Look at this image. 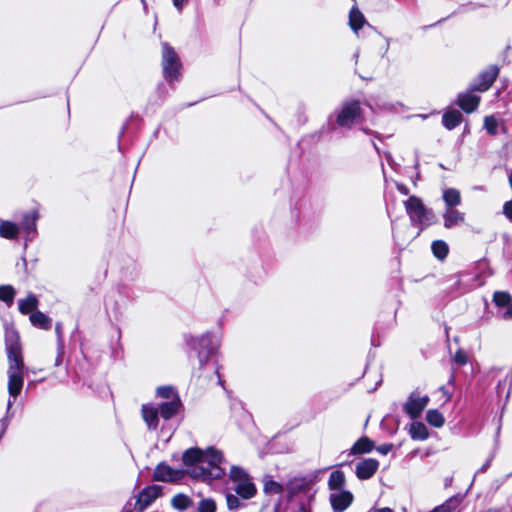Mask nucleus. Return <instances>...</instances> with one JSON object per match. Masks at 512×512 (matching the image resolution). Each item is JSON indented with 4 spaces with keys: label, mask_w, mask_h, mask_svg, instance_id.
Instances as JSON below:
<instances>
[{
    "label": "nucleus",
    "mask_w": 512,
    "mask_h": 512,
    "mask_svg": "<svg viewBox=\"0 0 512 512\" xmlns=\"http://www.w3.org/2000/svg\"><path fill=\"white\" fill-rule=\"evenodd\" d=\"M224 456L220 450L209 447L205 450L190 448L183 454V462L188 474L197 480L211 482L225 475Z\"/></svg>",
    "instance_id": "nucleus-1"
},
{
    "label": "nucleus",
    "mask_w": 512,
    "mask_h": 512,
    "mask_svg": "<svg viewBox=\"0 0 512 512\" xmlns=\"http://www.w3.org/2000/svg\"><path fill=\"white\" fill-rule=\"evenodd\" d=\"M6 351L8 358V392L16 398L23 387L24 363L22 358L19 336L16 330L7 329L5 333Z\"/></svg>",
    "instance_id": "nucleus-2"
},
{
    "label": "nucleus",
    "mask_w": 512,
    "mask_h": 512,
    "mask_svg": "<svg viewBox=\"0 0 512 512\" xmlns=\"http://www.w3.org/2000/svg\"><path fill=\"white\" fill-rule=\"evenodd\" d=\"M229 479L234 483V491L243 500L254 497L257 488L248 473L239 466H232L229 471Z\"/></svg>",
    "instance_id": "nucleus-3"
},
{
    "label": "nucleus",
    "mask_w": 512,
    "mask_h": 512,
    "mask_svg": "<svg viewBox=\"0 0 512 512\" xmlns=\"http://www.w3.org/2000/svg\"><path fill=\"white\" fill-rule=\"evenodd\" d=\"M406 212L414 225L428 226L431 224V211L428 210L422 200L416 196H410L405 202Z\"/></svg>",
    "instance_id": "nucleus-4"
},
{
    "label": "nucleus",
    "mask_w": 512,
    "mask_h": 512,
    "mask_svg": "<svg viewBox=\"0 0 512 512\" xmlns=\"http://www.w3.org/2000/svg\"><path fill=\"white\" fill-rule=\"evenodd\" d=\"M189 344L197 351L200 364L204 365L210 355L218 348L219 341L213 335L207 333L199 338H191Z\"/></svg>",
    "instance_id": "nucleus-5"
},
{
    "label": "nucleus",
    "mask_w": 512,
    "mask_h": 512,
    "mask_svg": "<svg viewBox=\"0 0 512 512\" xmlns=\"http://www.w3.org/2000/svg\"><path fill=\"white\" fill-rule=\"evenodd\" d=\"M162 67L167 81L172 82L178 79L180 70L179 58L167 43L162 44Z\"/></svg>",
    "instance_id": "nucleus-6"
},
{
    "label": "nucleus",
    "mask_w": 512,
    "mask_h": 512,
    "mask_svg": "<svg viewBox=\"0 0 512 512\" xmlns=\"http://www.w3.org/2000/svg\"><path fill=\"white\" fill-rule=\"evenodd\" d=\"M429 397L427 395L421 396L418 392H413L408 397L404 404V411L412 418H418L422 411L426 408L429 403Z\"/></svg>",
    "instance_id": "nucleus-7"
},
{
    "label": "nucleus",
    "mask_w": 512,
    "mask_h": 512,
    "mask_svg": "<svg viewBox=\"0 0 512 512\" xmlns=\"http://www.w3.org/2000/svg\"><path fill=\"white\" fill-rule=\"evenodd\" d=\"M360 104L358 101H350L343 105L337 117L340 126L350 127L360 116Z\"/></svg>",
    "instance_id": "nucleus-8"
},
{
    "label": "nucleus",
    "mask_w": 512,
    "mask_h": 512,
    "mask_svg": "<svg viewBox=\"0 0 512 512\" xmlns=\"http://www.w3.org/2000/svg\"><path fill=\"white\" fill-rule=\"evenodd\" d=\"M161 492L162 487L159 485H151L144 488L137 497L135 510L137 512H143L161 495Z\"/></svg>",
    "instance_id": "nucleus-9"
},
{
    "label": "nucleus",
    "mask_w": 512,
    "mask_h": 512,
    "mask_svg": "<svg viewBox=\"0 0 512 512\" xmlns=\"http://www.w3.org/2000/svg\"><path fill=\"white\" fill-rule=\"evenodd\" d=\"M493 302L501 309L498 316L503 320H512V296L506 291H496L493 294Z\"/></svg>",
    "instance_id": "nucleus-10"
},
{
    "label": "nucleus",
    "mask_w": 512,
    "mask_h": 512,
    "mask_svg": "<svg viewBox=\"0 0 512 512\" xmlns=\"http://www.w3.org/2000/svg\"><path fill=\"white\" fill-rule=\"evenodd\" d=\"M498 73L499 69L497 66H490L479 74L478 78L472 84L471 89L478 92L487 91L497 78Z\"/></svg>",
    "instance_id": "nucleus-11"
},
{
    "label": "nucleus",
    "mask_w": 512,
    "mask_h": 512,
    "mask_svg": "<svg viewBox=\"0 0 512 512\" xmlns=\"http://www.w3.org/2000/svg\"><path fill=\"white\" fill-rule=\"evenodd\" d=\"M353 494L348 490L333 491L329 495V502L334 512L345 511L353 502Z\"/></svg>",
    "instance_id": "nucleus-12"
},
{
    "label": "nucleus",
    "mask_w": 512,
    "mask_h": 512,
    "mask_svg": "<svg viewBox=\"0 0 512 512\" xmlns=\"http://www.w3.org/2000/svg\"><path fill=\"white\" fill-rule=\"evenodd\" d=\"M379 468V462L373 458H367L356 465V476L361 480L371 478Z\"/></svg>",
    "instance_id": "nucleus-13"
},
{
    "label": "nucleus",
    "mask_w": 512,
    "mask_h": 512,
    "mask_svg": "<svg viewBox=\"0 0 512 512\" xmlns=\"http://www.w3.org/2000/svg\"><path fill=\"white\" fill-rule=\"evenodd\" d=\"M182 474L178 470L172 469L170 466L166 464H159L153 473V479L156 481L163 482H174L181 478Z\"/></svg>",
    "instance_id": "nucleus-14"
},
{
    "label": "nucleus",
    "mask_w": 512,
    "mask_h": 512,
    "mask_svg": "<svg viewBox=\"0 0 512 512\" xmlns=\"http://www.w3.org/2000/svg\"><path fill=\"white\" fill-rule=\"evenodd\" d=\"M480 103V97L471 92L458 95L457 104L466 113L475 111Z\"/></svg>",
    "instance_id": "nucleus-15"
},
{
    "label": "nucleus",
    "mask_w": 512,
    "mask_h": 512,
    "mask_svg": "<svg viewBox=\"0 0 512 512\" xmlns=\"http://www.w3.org/2000/svg\"><path fill=\"white\" fill-rule=\"evenodd\" d=\"M159 411L152 405L142 406V417L149 429L155 430L158 426Z\"/></svg>",
    "instance_id": "nucleus-16"
},
{
    "label": "nucleus",
    "mask_w": 512,
    "mask_h": 512,
    "mask_svg": "<svg viewBox=\"0 0 512 512\" xmlns=\"http://www.w3.org/2000/svg\"><path fill=\"white\" fill-rule=\"evenodd\" d=\"M375 448L374 442L364 436L357 440L354 445L350 449V455H359L364 453H369Z\"/></svg>",
    "instance_id": "nucleus-17"
},
{
    "label": "nucleus",
    "mask_w": 512,
    "mask_h": 512,
    "mask_svg": "<svg viewBox=\"0 0 512 512\" xmlns=\"http://www.w3.org/2000/svg\"><path fill=\"white\" fill-rule=\"evenodd\" d=\"M180 407V399H174L171 401H167L164 403H161L159 405L158 411L159 414L166 420L173 417L179 410Z\"/></svg>",
    "instance_id": "nucleus-18"
},
{
    "label": "nucleus",
    "mask_w": 512,
    "mask_h": 512,
    "mask_svg": "<svg viewBox=\"0 0 512 512\" xmlns=\"http://www.w3.org/2000/svg\"><path fill=\"white\" fill-rule=\"evenodd\" d=\"M366 24L367 21L362 12L357 7H353L349 13V25L354 33L358 34L359 29Z\"/></svg>",
    "instance_id": "nucleus-19"
},
{
    "label": "nucleus",
    "mask_w": 512,
    "mask_h": 512,
    "mask_svg": "<svg viewBox=\"0 0 512 512\" xmlns=\"http://www.w3.org/2000/svg\"><path fill=\"white\" fill-rule=\"evenodd\" d=\"M444 226L451 228L464 222V214L454 208H447L444 215Z\"/></svg>",
    "instance_id": "nucleus-20"
},
{
    "label": "nucleus",
    "mask_w": 512,
    "mask_h": 512,
    "mask_svg": "<svg viewBox=\"0 0 512 512\" xmlns=\"http://www.w3.org/2000/svg\"><path fill=\"white\" fill-rule=\"evenodd\" d=\"M39 301L34 294H29L25 299L18 300L19 311L26 315L36 311Z\"/></svg>",
    "instance_id": "nucleus-21"
},
{
    "label": "nucleus",
    "mask_w": 512,
    "mask_h": 512,
    "mask_svg": "<svg viewBox=\"0 0 512 512\" xmlns=\"http://www.w3.org/2000/svg\"><path fill=\"white\" fill-rule=\"evenodd\" d=\"M346 483L345 474L340 470H335L328 479V488L333 491L344 490Z\"/></svg>",
    "instance_id": "nucleus-22"
},
{
    "label": "nucleus",
    "mask_w": 512,
    "mask_h": 512,
    "mask_svg": "<svg viewBox=\"0 0 512 512\" xmlns=\"http://www.w3.org/2000/svg\"><path fill=\"white\" fill-rule=\"evenodd\" d=\"M30 322L33 326L48 330L51 328V319L41 311H35L30 315Z\"/></svg>",
    "instance_id": "nucleus-23"
},
{
    "label": "nucleus",
    "mask_w": 512,
    "mask_h": 512,
    "mask_svg": "<svg viewBox=\"0 0 512 512\" xmlns=\"http://www.w3.org/2000/svg\"><path fill=\"white\" fill-rule=\"evenodd\" d=\"M462 121V114L457 110H451L446 112L442 117L443 125L448 129L452 130L458 126Z\"/></svg>",
    "instance_id": "nucleus-24"
},
{
    "label": "nucleus",
    "mask_w": 512,
    "mask_h": 512,
    "mask_svg": "<svg viewBox=\"0 0 512 512\" xmlns=\"http://www.w3.org/2000/svg\"><path fill=\"white\" fill-rule=\"evenodd\" d=\"M19 233L17 224L10 221H2L0 223V236L6 239H14Z\"/></svg>",
    "instance_id": "nucleus-25"
},
{
    "label": "nucleus",
    "mask_w": 512,
    "mask_h": 512,
    "mask_svg": "<svg viewBox=\"0 0 512 512\" xmlns=\"http://www.w3.org/2000/svg\"><path fill=\"white\" fill-rule=\"evenodd\" d=\"M443 200L448 208H453L461 202L460 192L454 188L446 189L443 192Z\"/></svg>",
    "instance_id": "nucleus-26"
},
{
    "label": "nucleus",
    "mask_w": 512,
    "mask_h": 512,
    "mask_svg": "<svg viewBox=\"0 0 512 512\" xmlns=\"http://www.w3.org/2000/svg\"><path fill=\"white\" fill-rule=\"evenodd\" d=\"M409 432L414 440H425L429 435L427 427L421 422L412 423Z\"/></svg>",
    "instance_id": "nucleus-27"
},
{
    "label": "nucleus",
    "mask_w": 512,
    "mask_h": 512,
    "mask_svg": "<svg viewBox=\"0 0 512 512\" xmlns=\"http://www.w3.org/2000/svg\"><path fill=\"white\" fill-rule=\"evenodd\" d=\"M192 504V500L184 494H177L171 500L173 508L183 511L189 508Z\"/></svg>",
    "instance_id": "nucleus-28"
},
{
    "label": "nucleus",
    "mask_w": 512,
    "mask_h": 512,
    "mask_svg": "<svg viewBox=\"0 0 512 512\" xmlns=\"http://www.w3.org/2000/svg\"><path fill=\"white\" fill-rule=\"evenodd\" d=\"M37 217L35 212L24 216L21 227L28 235L36 231Z\"/></svg>",
    "instance_id": "nucleus-29"
},
{
    "label": "nucleus",
    "mask_w": 512,
    "mask_h": 512,
    "mask_svg": "<svg viewBox=\"0 0 512 512\" xmlns=\"http://www.w3.org/2000/svg\"><path fill=\"white\" fill-rule=\"evenodd\" d=\"M426 420L430 425L437 428L442 427L445 422L443 415L436 409L427 411Z\"/></svg>",
    "instance_id": "nucleus-30"
},
{
    "label": "nucleus",
    "mask_w": 512,
    "mask_h": 512,
    "mask_svg": "<svg viewBox=\"0 0 512 512\" xmlns=\"http://www.w3.org/2000/svg\"><path fill=\"white\" fill-rule=\"evenodd\" d=\"M15 297V289L11 285L0 286V300L5 302L8 306L13 304Z\"/></svg>",
    "instance_id": "nucleus-31"
},
{
    "label": "nucleus",
    "mask_w": 512,
    "mask_h": 512,
    "mask_svg": "<svg viewBox=\"0 0 512 512\" xmlns=\"http://www.w3.org/2000/svg\"><path fill=\"white\" fill-rule=\"evenodd\" d=\"M432 252L438 259H444L448 254V245L442 240H436L432 243Z\"/></svg>",
    "instance_id": "nucleus-32"
},
{
    "label": "nucleus",
    "mask_w": 512,
    "mask_h": 512,
    "mask_svg": "<svg viewBox=\"0 0 512 512\" xmlns=\"http://www.w3.org/2000/svg\"><path fill=\"white\" fill-rule=\"evenodd\" d=\"M226 502H227V508L229 510H236L243 506V503L240 500V497L237 495H234L231 492H226L225 494Z\"/></svg>",
    "instance_id": "nucleus-33"
},
{
    "label": "nucleus",
    "mask_w": 512,
    "mask_h": 512,
    "mask_svg": "<svg viewBox=\"0 0 512 512\" xmlns=\"http://www.w3.org/2000/svg\"><path fill=\"white\" fill-rule=\"evenodd\" d=\"M484 128L490 135L497 134L498 121L494 116H486L484 118Z\"/></svg>",
    "instance_id": "nucleus-34"
},
{
    "label": "nucleus",
    "mask_w": 512,
    "mask_h": 512,
    "mask_svg": "<svg viewBox=\"0 0 512 512\" xmlns=\"http://www.w3.org/2000/svg\"><path fill=\"white\" fill-rule=\"evenodd\" d=\"M198 512H216V503L211 498L202 499L198 505Z\"/></svg>",
    "instance_id": "nucleus-35"
},
{
    "label": "nucleus",
    "mask_w": 512,
    "mask_h": 512,
    "mask_svg": "<svg viewBox=\"0 0 512 512\" xmlns=\"http://www.w3.org/2000/svg\"><path fill=\"white\" fill-rule=\"evenodd\" d=\"M157 395L159 397L168 399L169 401L173 400V398L179 399L177 394L175 393V390L170 386L159 387L157 389Z\"/></svg>",
    "instance_id": "nucleus-36"
},
{
    "label": "nucleus",
    "mask_w": 512,
    "mask_h": 512,
    "mask_svg": "<svg viewBox=\"0 0 512 512\" xmlns=\"http://www.w3.org/2000/svg\"><path fill=\"white\" fill-rule=\"evenodd\" d=\"M264 490L267 493L280 494L283 492V487L274 480H268L265 482Z\"/></svg>",
    "instance_id": "nucleus-37"
},
{
    "label": "nucleus",
    "mask_w": 512,
    "mask_h": 512,
    "mask_svg": "<svg viewBox=\"0 0 512 512\" xmlns=\"http://www.w3.org/2000/svg\"><path fill=\"white\" fill-rule=\"evenodd\" d=\"M454 361L460 365L466 364V362H467L466 353L462 350L457 351L454 356Z\"/></svg>",
    "instance_id": "nucleus-38"
},
{
    "label": "nucleus",
    "mask_w": 512,
    "mask_h": 512,
    "mask_svg": "<svg viewBox=\"0 0 512 512\" xmlns=\"http://www.w3.org/2000/svg\"><path fill=\"white\" fill-rule=\"evenodd\" d=\"M503 214L506 216L508 220L512 221V200L504 203Z\"/></svg>",
    "instance_id": "nucleus-39"
},
{
    "label": "nucleus",
    "mask_w": 512,
    "mask_h": 512,
    "mask_svg": "<svg viewBox=\"0 0 512 512\" xmlns=\"http://www.w3.org/2000/svg\"><path fill=\"white\" fill-rule=\"evenodd\" d=\"M392 448H393L392 444H383V445L376 447V450L382 455H387L392 450Z\"/></svg>",
    "instance_id": "nucleus-40"
},
{
    "label": "nucleus",
    "mask_w": 512,
    "mask_h": 512,
    "mask_svg": "<svg viewBox=\"0 0 512 512\" xmlns=\"http://www.w3.org/2000/svg\"><path fill=\"white\" fill-rule=\"evenodd\" d=\"M189 0H173L174 6L178 11H181L185 4L188 3Z\"/></svg>",
    "instance_id": "nucleus-41"
},
{
    "label": "nucleus",
    "mask_w": 512,
    "mask_h": 512,
    "mask_svg": "<svg viewBox=\"0 0 512 512\" xmlns=\"http://www.w3.org/2000/svg\"><path fill=\"white\" fill-rule=\"evenodd\" d=\"M397 188L404 195H407L408 192H409L408 188L405 185H403V184H398Z\"/></svg>",
    "instance_id": "nucleus-42"
},
{
    "label": "nucleus",
    "mask_w": 512,
    "mask_h": 512,
    "mask_svg": "<svg viewBox=\"0 0 512 512\" xmlns=\"http://www.w3.org/2000/svg\"><path fill=\"white\" fill-rule=\"evenodd\" d=\"M440 391L443 393V395L446 397V401L450 400L451 398V395L449 394V392L447 391V389L445 387H441L440 388Z\"/></svg>",
    "instance_id": "nucleus-43"
},
{
    "label": "nucleus",
    "mask_w": 512,
    "mask_h": 512,
    "mask_svg": "<svg viewBox=\"0 0 512 512\" xmlns=\"http://www.w3.org/2000/svg\"><path fill=\"white\" fill-rule=\"evenodd\" d=\"M373 512H394L391 508L385 507V508H379L373 510Z\"/></svg>",
    "instance_id": "nucleus-44"
},
{
    "label": "nucleus",
    "mask_w": 512,
    "mask_h": 512,
    "mask_svg": "<svg viewBox=\"0 0 512 512\" xmlns=\"http://www.w3.org/2000/svg\"><path fill=\"white\" fill-rule=\"evenodd\" d=\"M388 50H389V40L386 39L385 46H384V52H383L382 56H384L388 52Z\"/></svg>",
    "instance_id": "nucleus-45"
},
{
    "label": "nucleus",
    "mask_w": 512,
    "mask_h": 512,
    "mask_svg": "<svg viewBox=\"0 0 512 512\" xmlns=\"http://www.w3.org/2000/svg\"><path fill=\"white\" fill-rule=\"evenodd\" d=\"M508 179H509V184H510V186H511V188H512V170H511V172H510V174H509Z\"/></svg>",
    "instance_id": "nucleus-46"
},
{
    "label": "nucleus",
    "mask_w": 512,
    "mask_h": 512,
    "mask_svg": "<svg viewBox=\"0 0 512 512\" xmlns=\"http://www.w3.org/2000/svg\"><path fill=\"white\" fill-rule=\"evenodd\" d=\"M5 430V423H4V420H2V430H1V434L3 433V431Z\"/></svg>",
    "instance_id": "nucleus-47"
},
{
    "label": "nucleus",
    "mask_w": 512,
    "mask_h": 512,
    "mask_svg": "<svg viewBox=\"0 0 512 512\" xmlns=\"http://www.w3.org/2000/svg\"><path fill=\"white\" fill-rule=\"evenodd\" d=\"M11 405H12V401H8V404H7V409L9 410L11 408Z\"/></svg>",
    "instance_id": "nucleus-48"
},
{
    "label": "nucleus",
    "mask_w": 512,
    "mask_h": 512,
    "mask_svg": "<svg viewBox=\"0 0 512 512\" xmlns=\"http://www.w3.org/2000/svg\"><path fill=\"white\" fill-rule=\"evenodd\" d=\"M56 330H57V332L60 331V325L59 324L56 325Z\"/></svg>",
    "instance_id": "nucleus-49"
},
{
    "label": "nucleus",
    "mask_w": 512,
    "mask_h": 512,
    "mask_svg": "<svg viewBox=\"0 0 512 512\" xmlns=\"http://www.w3.org/2000/svg\"><path fill=\"white\" fill-rule=\"evenodd\" d=\"M298 512H307V511H305V510H300V511H298Z\"/></svg>",
    "instance_id": "nucleus-50"
}]
</instances>
